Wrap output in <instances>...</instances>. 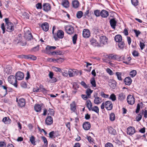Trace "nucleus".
Here are the masks:
<instances>
[{
	"mask_svg": "<svg viewBox=\"0 0 147 147\" xmlns=\"http://www.w3.org/2000/svg\"><path fill=\"white\" fill-rule=\"evenodd\" d=\"M5 21L6 24V31L9 32H12L14 29L13 24L11 22L9 21V19L8 18H5Z\"/></svg>",
	"mask_w": 147,
	"mask_h": 147,
	"instance_id": "1",
	"label": "nucleus"
},
{
	"mask_svg": "<svg viewBox=\"0 0 147 147\" xmlns=\"http://www.w3.org/2000/svg\"><path fill=\"white\" fill-rule=\"evenodd\" d=\"M7 80L8 82L10 84L13 85L15 87H17V81L15 76L12 75H10L8 77Z\"/></svg>",
	"mask_w": 147,
	"mask_h": 147,
	"instance_id": "2",
	"label": "nucleus"
},
{
	"mask_svg": "<svg viewBox=\"0 0 147 147\" xmlns=\"http://www.w3.org/2000/svg\"><path fill=\"white\" fill-rule=\"evenodd\" d=\"M64 36V32L63 31L61 30H58L56 34H55L53 37L55 40L56 41L58 40V38L62 39Z\"/></svg>",
	"mask_w": 147,
	"mask_h": 147,
	"instance_id": "3",
	"label": "nucleus"
},
{
	"mask_svg": "<svg viewBox=\"0 0 147 147\" xmlns=\"http://www.w3.org/2000/svg\"><path fill=\"white\" fill-rule=\"evenodd\" d=\"M65 30L66 32L68 34H71L74 32V28L71 26H67L65 27Z\"/></svg>",
	"mask_w": 147,
	"mask_h": 147,
	"instance_id": "4",
	"label": "nucleus"
},
{
	"mask_svg": "<svg viewBox=\"0 0 147 147\" xmlns=\"http://www.w3.org/2000/svg\"><path fill=\"white\" fill-rule=\"evenodd\" d=\"M127 100L128 103L129 105H132L135 102V98L131 95H129L128 96Z\"/></svg>",
	"mask_w": 147,
	"mask_h": 147,
	"instance_id": "5",
	"label": "nucleus"
},
{
	"mask_svg": "<svg viewBox=\"0 0 147 147\" xmlns=\"http://www.w3.org/2000/svg\"><path fill=\"white\" fill-rule=\"evenodd\" d=\"M136 132V130L133 127H129L127 129V133L129 135L131 136Z\"/></svg>",
	"mask_w": 147,
	"mask_h": 147,
	"instance_id": "6",
	"label": "nucleus"
},
{
	"mask_svg": "<svg viewBox=\"0 0 147 147\" xmlns=\"http://www.w3.org/2000/svg\"><path fill=\"white\" fill-rule=\"evenodd\" d=\"M113 104L111 101H107L105 102V107L108 110H111L113 108Z\"/></svg>",
	"mask_w": 147,
	"mask_h": 147,
	"instance_id": "7",
	"label": "nucleus"
},
{
	"mask_svg": "<svg viewBox=\"0 0 147 147\" xmlns=\"http://www.w3.org/2000/svg\"><path fill=\"white\" fill-rule=\"evenodd\" d=\"M15 76L17 80H22L24 77V73L20 71H18L16 73Z\"/></svg>",
	"mask_w": 147,
	"mask_h": 147,
	"instance_id": "8",
	"label": "nucleus"
},
{
	"mask_svg": "<svg viewBox=\"0 0 147 147\" xmlns=\"http://www.w3.org/2000/svg\"><path fill=\"white\" fill-rule=\"evenodd\" d=\"M109 83V86L113 89H114L116 87L117 82L115 80L113 79L110 80Z\"/></svg>",
	"mask_w": 147,
	"mask_h": 147,
	"instance_id": "9",
	"label": "nucleus"
},
{
	"mask_svg": "<svg viewBox=\"0 0 147 147\" xmlns=\"http://www.w3.org/2000/svg\"><path fill=\"white\" fill-rule=\"evenodd\" d=\"M90 32L87 29H84L83 31L82 35L84 37L88 38L89 37L90 35Z\"/></svg>",
	"mask_w": 147,
	"mask_h": 147,
	"instance_id": "10",
	"label": "nucleus"
},
{
	"mask_svg": "<svg viewBox=\"0 0 147 147\" xmlns=\"http://www.w3.org/2000/svg\"><path fill=\"white\" fill-rule=\"evenodd\" d=\"M90 42L91 44L94 47H100V44L97 42L96 40L93 38H91Z\"/></svg>",
	"mask_w": 147,
	"mask_h": 147,
	"instance_id": "11",
	"label": "nucleus"
},
{
	"mask_svg": "<svg viewBox=\"0 0 147 147\" xmlns=\"http://www.w3.org/2000/svg\"><path fill=\"white\" fill-rule=\"evenodd\" d=\"M16 101L18 102L19 106L20 107H22L24 106L26 102L24 99L23 98H20L18 100L17 99Z\"/></svg>",
	"mask_w": 147,
	"mask_h": 147,
	"instance_id": "12",
	"label": "nucleus"
},
{
	"mask_svg": "<svg viewBox=\"0 0 147 147\" xmlns=\"http://www.w3.org/2000/svg\"><path fill=\"white\" fill-rule=\"evenodd\" d=\"M41 27L44 31L47 32L49 30V25L47 23L44 22L42 24Z\"/></svg>",
	"mask_w": 147,
	"mask_h": 147,
	"instance_id": "13",
	"label": "nucleus"
},
{
	"mask_svg": "<svg viewBox=\"0 0 147 147\" xmlns=\"http://www.w3.org/2000/svg\"><path fill=\"white\" fill-rule=\"evenodd\" d=\"M42 7L44 11H50L51 9V6L49 3H44L43 4Z\"/></svg>",
	"mask_w": 147,
	"mask_h": 147,
	"instance_id": "14",
	"label": "nucleus"
},
{
	"mask_svg": "<svg viewBox=\"0 0 147 147\" xmlns=\"http://www.w3.org/2000/svg\"><path fill=\"white\" fill-rule=\"evenodd\" d=\"M45 123L48 125H50L53 123V119L51 117L48 116L45 119Z\"/></svg>",
	"mask_w": 147,
	"mask_h": 147,
	"instance_id": "15",
	"label": "nucleus"
},
{
	"mask_svg": "<svg viewBox=\"0 0 147 147\" xmlns=\"http://www.w3.org/2000/svg\"><path fill=\"white\" fill-rule=\"evenodd\" d=\"M107 37L104 36H102L100 37L99 41L101 44H105L107 42Z\"/></svg>",
	"mask_w": 147,
	"mask_h": 147,
	"instance_id": "16",
	"label": "nucleus"
},
{
	"mask_svg": "<svg viewBox=\"0 0 147 147\" xmlns=\"http://www.w3.org/2000/svg\"><path fill=\"white\" fill-rule=\"evenodd\" d=\"M83 127V128L86 130H89L90 128L91 125L89 122H86L84 123Z\"/></svg>",
	"mask_w": 147,
	"mask_h": 147,
	"instance_id": "17",
	"label": "nucleus"
},
{
	"mask_svg": "<svg viewBox=\"0 0 147 147\" xmlns=\"http://www.w3.org/2000/svg\"><path fill=\"white\" fill-rule=\"evenodd\" d=\"M109 15V12L106 10L103 9L100 11V16L102 18H106Z\"/></svg>",
	"mask_w": 147,
	"mask_h": 147,
	"instance_id": "18",
	"label": "nucleus"
},
{
	"mask_svg": "<svg viewBox=\"0 0 147 147\" xmlns=\"http://www.w3.org/2000/svg\"><path fill=\"white\" fill-rule=\"evenodd\" d=\"M70 110L73 112H75L76 110V104L75 101H73L70 105Z\"/></svg>",
	"mask_w": 147,
	"mask_h": 147,
	"instance_id": "19",
	"label": "nucleus"
},
{
	"mask_svg": "<svg viewBox=\"0 0 147 147\" xmlns=\"http://www.w3.org/2000/svg\"><path fill=\"white\" fill-rule=\"evenodd\" d=\"M32 36L30 32H27L25 33V37L27 40H31L32 38Z\"/></svg>",
	"mask_w": 147,
	"mask_h": 147,
	"instance_id": "20",
	"label": "nucleus"
},
{
	"mask_svg": "<svg viewBox=\"0 0 147 147\" xmlns=\"http://www.w3.org/2000/svg\"><path fill=\"white\" fill-rule=\"evenodd\" d=\"M110 22L111 27L113 29H115L117 24V22L115 20V18L111 19Z\"/></svg>",
	"mask_w": 147,
	"mask_h": 147,
	"instance_id": "21",
	"label": "nucleus"
},
{
	"mask_svg": "<svg viewBox=\"0 0 147 147\" xmlns=\"http://www.w3.org/2000/svg\"><path fill=\"white\" fill-rule=\"evenodd\" d=\"M124 82L126 85L129 86L131 84L132 80L130 77H127L124 79Z\"/></svg>",
	"mask_w": 147,
	"mask_h": 147,
	"instance_id": "22",
	"label": "nucleus"
},
{
	"mask_svg": "<svg viewBox=\"0 0 147 147\" xmlns=\"http://www.w3.org/2000/svg\"><path fill=\"white\" fill-rule=\"evenodd\" d=\"M41 106L39 104H36L34 106V109L36 112H40L41 110Z\"/></svg>",
	"mask_w": 147,
	"mask_h": 147,
	"instance_id": "23",
	"label": "nucleus"
},
{
	"mask_svg": "<svg viewBox=\"0 0 147 147\" xmlns=\"http://www.w3.org/2000/svg\"><path fill=\"white\" fill-rule=\"evenodd\" d=\"M3 121L5 124H8L11 123V121L9 117H5L3 119Z\"/></svg>",
	"mask_w": 147,
	"mask_h": 147,
	"instance_id": "24",
	"label": "nucleus"
},
{
	"mask_svg": "<svg viewBox=\"0 0 147 147\" xmlns=\"http://www.w3.org/2000/svg\"><path fill=\"white\" fill-rule=\"evenodd\" d=\"M62 5L64 7L67 8L69 6V3L67 0H63L62 3Z\"/></svg>",
	"mask_w": 147,
	"mask_h": 147,
	"instance_id": "25",
	"label": "nucleus"
},
{
	"mask_svg": "<svg viewBox=\"0 0 147 147\" xmlns=\"http://www.w3.org/2000/svg\"><path fill=\"white\" fill-rule=\"evenodd\" d=\"M5 71L7 74H10L12 72V67L10 65H7L5 69Z\"/></svg>",
	"mask_w": 147,
	"mask_h": 147,
	"instance_id": "26",
	"label": "nucleus"
},
{
	"mask_svg": "<svg viewBox=\"0 0 147 147\" xmlns=\"http://www.w3.org/2000/svg\"><path fill=\"white\" fill-rule=\"evenodd\" d=\"M94 97L95 98L94 100V103L95 104L98 105L101 103L102 101L101 99L99 97H95V96H94Z\"/></svg>",
	"mask_w": 147,
	"mask_h": 147,
	"instance_id": "27",
	"label": "nucleus"
},
{
	"mask_svg": "<svg viewBox=\"0 0 147 147\" xmlns=\"http://www.w3.org/2000/svg\"><path fill=\"white\" fill-rule=\"evenodd\" d=\"M115 40L116 42H120L122 40V37L121 35L117 34L115 36Z\"/></svg>",
	"mask_w": 147,
	"mask_h": 147,
	"instance_id": "28",
	"label": "nucleus"
},
{
	"mask_svg": "<svg viewBox=\"0 0 147 147\" xmlns=\"http://www.w3.org/2000/svg\"><path fill=\"white\" fill-rule=\"evenodd\" d=\"M39 90L40 92H42L43 93H47V90L45 89L44 87V86L40 84L39 86Z\"/></svg>",
	"mask_w": 147,
	"mask_h": 147,
	"instance_id": "29",
	"label": "nucleus"
},
{
	"mask_svg": "<svg viewBox=\"0 0 147 147\" xmlns=\"http://www.w3.org/2000/svg\"><path fill=\"white\" fill-rule=\"evenodd\" d=\"M79 2L77 0L74 1L72 2L73 7L75 8L78 7L79 5Z\"/></svg>",
	"mask_w": 147,
	"mask_h": 147,
	"instance_id": "30",
	"label": "nucleus"
},
{
	"mask_svg": "<svg viewBox=\"0 0 147 147\" xmlns=\"http://www.w3.org/2000/svg\"><path fill=\"white\" fill-rule=\"evenodd\" d=\"M86 106L89 110H90L92 107V103L89 100H88L86 101Z\"/></svg>",
	"mask_w": 147,
	"mask_h": 147,
	"instance_id": "31",
	"label": "nucleus"
},
{
	"mask_svg": "<svg viewBox=\"0 0 147 147\" xmlns=\"http://www.w3.org/2000/svg\"><path fill=\"white\" fill-rule=\"evenodd\" d=\"M109 132L111 134L115 135L116 134V131L112 127H110L109 128Z\"/></svg>",
	"mask_w": 147,
	"mask_h": 147,
	"instance_id": "32",
	"label": "nucleus"
},
{
	"mask_svg": "<svg viewBox=\"0 0 147 147\" xmlns=\"http://www.w3.org/2000/svg\"><path fill=\"white\" fill-rule=\"evenodd\" d=\"M30 55H20L18 56V57L22 59H26L29 60V57Z\"/></svg>",
	"mask_w": 147,
	"mask_h": 147,
	"instance_id": "33",
	"label": "nucleus"
},
{
	"mask_svg": "<svg viewBox=\"0 0 147 147\" xmlns=\"http://www.w3.org/2000/svg\"><path fill=\"white\" fill-rule=\"evenodd\" d=\"M118 42V45L119 47L121 49H123L125 46L124 42L121 41L120 42Z\"/></svg>",
	"mask_w": 147,
	"mask_h": 147,
	"instance_id": "34",
	"label": "nucleus"
},
{
	"mask_svg": "<svg viewBox=\"0 0 147 147\" xmlns=\"http://www.w3.org/2000/svg\"><path fill=\"white\" fill-rule=\"evenodd\" d=\"M125 98V95L123 93H121L119 94L118 99L120 100H124Z\"/></svg>",
	"mask_w": 147,
	"mask_h": 147,
	"instance_id": "35",
	"label": "nucleus"
},
{
	"mask_svg": "<svg viewBox=\"0 0 147 147\" xmlns=\"http://www.w3.org/2000/svg\"><path fill=\"white\" fill-rule=\"evenodd\" d=\"M30 141L32 144L34 145L36 144L35 141V138L33 136H32L31 137H30Z\"/></svg>",
	"mask_w": 147,
	"mask_h": 147,
	"instance_id": "36",
	"label": "nucleus"
},
{
	"mask_svg": "<svg viewBox=\"0 0 147 147\" xmlns=\"http://www.w3.org/2000/svg\"><path fill=\"white\" fill-rule=\"evenodd\" d=\"M68 74L69 77H73L75 76V74L73 71V70L71 69H69L68 70Z\"/></svg>",
	"mask_w": 147,
	"mask_h": 147,
	"instance_id": "37",
	"label": "nucleus"
},
{
	"mask_svg": "<svg viewBox=\"0 0 147 147\" xmlns=\"http://www.w3.org/2000/svg\"><path fill=\"white\" fill-rule=\"evenodd\" d=\"M90 83L92 85V86L95 87L96 86V84L94 78H92L90 80Z\"/></svg>",
	"mask_w": 147,
	"mask_h": 147,
	"instance_id": "38",
	"label": "nucleus"
},
{
	"mask_svg": "<svg viewBox=\"0 0 147 147\" xmlns=\"http://www.w3.org/2000/svg\"><path fill=\"white\" fill-rule=\"evenodd\" d=\"M115 74L117 76V79L120 81L122 80V78H121V73L120 72H116L115 73Z\"/></svg>",
	"mask_w": 147,
	"mask_h": 147,
	"instance_id": "39",
	"label": "nucleus"
},
{
	"mask_svg": "<svg viewBox=\"0 0 147 147\" xmlns=\"http://www.w3.org/2000/svg\"><path fill=\"white\" fill-rule=\"evenodd\" d=\"M108 58L110 59L116 60L117 59V56L115 55L111 54L109 55Z\"/></svg>",
	"mask_w": 147,
	"mask_h": 147,
	"instance_id": "40",
	"label": "nucleus"
},
{
	"mask_svg": "<svg viewBox=\"0 0 147 147\" xmlns=\"http://www.w3.org/2000/svg\"><path fill=\"white\" fill-rule=\"evenodd\" d=\"M91 110L92 111H94L95 112L97 113H99V108L97 106H95L93 107H92Z\"/></svg>",
	"mask_w": 147,
	"mask_h": 147,
	"instance_id": "41",
	"label": "nucleus"
},
{
	"mask_svg": "<svg viewBox=\"0 0 147 147\" xmlns=\"http://www.w3.org/2000/svg\"><path fill=\"white\" fill-rule=\"evenodd\" d=\"M47 114L48 115H54V111L53 109H49L48 110Z\"/></svg>",
	"mask_w": 147,
	"mask_h": 147,
	"instance_id": "42",
	"label": "nucleus"
},
{
	"mask_svg": "<svg viewBox=\"0 0 147 147\" xmlns=\"http://www.w3.org/2000/svg\"><path fill=\"white\" fill-rule=\"evenodd\" d=\"M136 74L137 72L135 70H132L130 72V75L132 78L134 77L136 75Z\"/></svg>",
	"mask_w": 147,
	"mask_h": 147,
	"instance_id": "43",
	"label": "nucleus"
},
{
	"mask_svg": "<svg viewBox=\"0 0 147 147\" xmlns=\"http://www.w3.org/2000/svg\"><path fill=\"white\" fill-rule=\"evenodd\" d=\"M116 96L114 94H111L109 97V99H111L112 101H115L116 100Z\"/></svg>",
	"mask_w": 147,
	"mask_h": 147,
	"instance_id": "44",
	"label": "nucleus"
},
{
	"mask_svg": "<svg viewBox=\"0 0 147 147\" xmlns=\"http://www.w3.org/2000/svg\"><path fill=\"white\" fill-rule=\"evenodd\" d=\"M115 116L114 114L113 113H111L110 115V119L111 121H113L115 120Z\"/></svg>",
	"mask_w": 147,
	"mask_h": 147,
	"instance_id": "45",
	"label": "nucleus"
},
{
	"mask_svg": "<svg viewBox=\"0 0 147 147\" xmlns=\"http://www.w3.org/2000/svg\"><path fill=\"white\" fill-rule=\"evenodd\" d=\"M132 4L135 7L138 5L139 2L138 0H131Z\"/></svg>",
	"mask_w": 147,
	"mask_h": 147,
	"instance_id": "46",
	"label": "nucleus"
},
{
	"mask_svg": "<svg viewBox=\"0 0 147 147\" xmlns=\"http://www.w3.org/2000/svg\"><path fill=\"white\" fill-rule=\"evenodd\" d=\"M1 28L3 31L2 33L4 34L5 32L6 27L4 25V23H3L1 24Z\"/></svg>",
	"mask_w": 147,
	"mask_h": 147,
	"instance_id": "47",
	"label": "nucleus"
},
{
	"mask_svg": "<svg viewBox=\"0 0 147 147\" xmlns=\"http://www.w3.org/2000/svg\"><path fill=\"white\" fill-rule=\"evenodd\" d=\"M56 47L55 46H47L46 48V50L47 51H48L49 50H52V49H56Z\"/></svg>",
	"mask_w": 147,
	"mask_h": 147,
	"instance_id": "48",
	"label": "nucleus"
},
{
	"mask_svg": "<svg viewBox=\"0 0 147 147\" xmlns=\"http://www.w3.org/2000/svg\"><path fill=\"white\" fill-rule=\"evenodd\" d=\"M77 38V34H75L72 37L73 42L74 44L76 43Z\"/></svg>",
	"mask_w": 147,
	"mask_h": 147,
	"instance_id": "49",
	"label": "nucleus"
},
{
	"mask_svg": "<svg viewBox=\"0 0 147 147\" xmlns=\"http://www.w3.org/2000/svg\"><path fill=\"white\" fill-rule=\"evenodd\" d=\"M94 15L97 17L100 16V11L99 10H96L94 11Z\"/></svg>",
	"mask_w": 147,
	"mask_h": 147,
	"instance_id": "50",
	"label": "nucleus"
},
{
	"mask_svg": "<svg viewBox=\"0 0 147 147\" xmlns=\"http://www.w3.org/2000/svg\"><path fill=\"white\" fill-rule=\"evenodd\" d=\"M41 138L44 142L45 146H47L48 145V141L46 138L44 136H42Z\"/></svg>",
	"mask_w": 147,
	"mask_h": 147,
	"instance_id": "51",
	"label": "nucleus"
},
{
	"mask_svg": "<svg viewBox=\"0 0 147 147\" xmlns=\"http://www.w3.org/2000/svg\"><path fill=\"white\" fill-rule=\"evenodd\" d=\"M83 13L82 11H78L76 14L77 17L78 18H80L82 16Z\"/></svg>",
	"mask_w": 147,
	"mask_h": 147,
	"instance_id": "52",
	"label": "nucleus"
},
{
	"mask_svg": "<svg viewBox=\"0 0 147 147\" xmlns=\"http://www.w3.org/2000/svg\"><path fill=\"white\" fill-rule=\"evenodd\" d=\"M22 15L24 16V18H25L27 19H29V15L27 12H24L23 13Z\"/></svg>",
	"mask_w": 147,
	"mask_h": 147,
	"instance_id": "53",
	"label": "nucleus"
},
{
	"mask_svg": "<svg viewBox=\"0 0 147 147\" xmlns=\"http://www.w3.org/2000/svg\"><path fill=\"white\" fill-rule=\"evenodd\" d=\"M92 90L90 89H88L86 92V93L87 94V95L89 96H90L91 94L92 93Z\"/></svg>",
	"mask_w": 147,
	"mask_h": 147,
	"instance_id": "54",
	"label": "nucleus"
},
{
	"mask_svg": "<svg viewBox=\"0 0 147 147\" xmlns=\"http://www.w3.org/2000/svg\"><path fill=\"white\" fill-rule=\"evenodd\" d=\"M0 147H7L6 142L4 141L0 142Z\"/></svg>",
	"mask_w": 147,
	"mask_h": 147,
	"instance_id": "55",
	"label": "nucleus"
},
{
	"mask_svg": "<svg viewBox=\"0 0 147 147\" xmlns=\"http://www.w3.org/2000/svg\"><path fill=\"white\" fill-rule=\"evenodd\" d=\"M64 59L62 58H59L56 59V62L59 63H61L64 61Z\"/></svg>",
	"mask_w": 147,
	"mask_h": 147,
	"instance_id": "56",
	"label": "nucleus"
},
{
	"mask_svg": "<svg viewBox=\"0 0 147 147\" xmlns=\"http://www.w3.org/2000/svg\"><path fill=\"white\" fill-rule=\"evenodd\" d=\"M33 91L34 92H40L39 87L36 86L35 88H34L33 89Z\"/></svg>",
	"mask_w": 147,
	"mask_h": 147,
	"instance_id": "57",
	"label": "nucleus"
},
{
	"mask_svg": "<svg viewBox=\"0 0 147 147\" xmlns=\"http://www.w3.org/2000/svg\"><path fill=\"white\" fill-rule=\"evenodd\" d=\"M21 85L22 87L24 88H26L27 86L26 83L24 81H22L21 82Z\"/></svg>",
	"mask_w": 147,
	"mask_h": 147,
	"instance_id": "58",
	"label": "nucleus"
},
{
	"mask_svg": "<svg viewBox=\"0 0 147 147\" xmlns=\"http://www.w3.org/2000/svg\"><path fill=\"white\" fill-rule=\"evenodd\" d=\"M36 57L34 55H30L29 57V60H35L36 59Z\"/></svg>",
	"mask_w": 147,
	"mask_h": 147,
	"instance_id": "59",
	"label": "nucleus"
},
{
	"mask_svg": "<svg viewBox=\"0 0 147 147\" xmlns=\"http://www.w3.org/2000/svg\"><path fill=\"white\" fill-rule=\"evenodd\" d=\"M54 131H52L49 134V137L51 138H55V136H54Z\"/></svg>",
	"mask_w": 147,
	"mask_h": 147,
	"instance_id": "60",
	"label": "nucleus"
},
{
	"mask_svg": "<svg viewBox=\"0 0 147 147\" xmlns=\"http://www.w3.org/2000/svg\"><path fill=\"white\" fill-rule=\"evenodd\" d=\"M142 115L139 114L138 115V116L136 117V121H139L142 119Z\"/></svg>",
	"mask_w": 147,
	"mask_h": 147,
	"instance_id": "61",
	"label": "nucleus"
},
{
	"mask_svg": "<svg viewBox=\"0 0 147 147\" xmlns=\"http://www.w3.org/2000/svg\"><path fill=\"white\" fill-rule=\"evenodd\" d=\"M47 61H48L54 62H56V59L52 58H48L47 59Z\"/></svg>",
	"mask_w": 147,
	"mask_h": 147,
	"instance_id": "62",
	"label": "nucleus"
},
{
	"mask_svg": "<svg viewBox=\"0 0 147 147\" xmlns=\"http://www.w3.org/2000/svg\"><path fill=\"white\" fill-rule=\"evenodd\" d=\"M36 7L37 9H41L42 8V4L40 3H38L36 4Z\"/></svg>",
	"mask_w": 147,
	"mask_h": 147,
	"instance_id": "63",
	"label": "nucleus"
},
{
	"mask_svg": "<svg viewBox=\"0 0 147 147\" xmlns=\"http://www.w3.org/2000/svg\"><path fill=\"white\" fill-rule=\"evenodd\" d=\"M105 147H113V145L110 143H107L105 145Z\"/></svg>",
	"mask_w": 147,
	"mask_h": 147,
	"instance_id": "64",
	"label": "nucleus"
}]
</instances>
